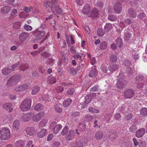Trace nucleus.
<instances>
[{"instance_id":"obj_1","label":"nucleus","mask_w":147,"mask_h":147,"mask_svg":"<svg viewBox=\"0 0 147 147\" xmlns=\"http://www.w3.org/2000/svg\"><path fill=\"white\" fill-rule=\"evenodd\" d=\"M21 77L20 75H15L12 76L8 80L7 85L9 87L14 86L20 80Z\"/></svg>"},{"instance_id":"obj_2","label":"nucleus","mask_w":147,"mask_h":147,"mask_svg":"<svg viewBox=\"0 0 147 147\" xmlns=\"http://www.w3.org/2000/svg\"><path fill=\"white\" fill-rule=\"evenodd\" d=\"M31 106V100L30 98L25 99L21 104L20 106V109L23 111L28 110Z\"/></svg>"},{"instance_id":"obj_3","label":"nucleus","mask_w":147,"mask_h":147,"mask_svg":"<svg viewBox=\"0 0 147 147\" xmlns=\"http://www.w3.org/2000/svg\"><path fill=\"white\" fill-rule=\"evenodd\" d=\"M10 133L8 128L4 127L0 131V138L3 140H8L10 137Z\"/></svg>"},{"instance_id":"obj_4","label":"nucleus","mask_w":147,"mask_h":147,"mask_svg":"<svg viewBox=\"0 0 147 147\" xmlns=\"http://www.w3.org/2000/svg\"><path fill=\"white\" fill-rule=\"evenodd\" d=\"M50 128L53 130L54 133L56 134L61 129L62 125L61 124H57L56 122L54 121L51 124Z\"/></svg>"},{"instance_id":"obj_5","label":"nucleus","mask_w":147,"mask_h":147,"mask_svg":"<svg viewBox=\"0 0 147 147\" xmlns=\"http://www.w3.org/2000/svg\"><path fill=\"white\" fill-rule=\"evenodd\" d=\"M134 91L132 89H127L124 92V96L127 98H130L133 97L135 94Z\"/></svg>"},{"instance_id":"obj_6","label":"nucleus","mask_w":147,"mask_h":147,"mask_svg":"<svg viewBox=\"0 0 147 147\" xmlns=\"http://www.w3.org/2000/svg\"><path fill=\"white\" fill-rule=\"evenodd\" d=\"M127 84V82L126 80L121 79V80H118L116 86L118 89H121L126 86Z\"/></svg>"},{"instance_id":"obj_7","label":"nucleus","mask_w":147,"mask_h":147,"mask_svg":"<svg viewBox=\"0 0 147 147\" xmlns=\"http://www.w3.org/2000/svg\"><path fill=\"white\" fill-rule=\"evenodd\" d=\"M33 115V113H23L20 119L22 121H28L30 120Z\"/></svg>"},{"instance_id":"obj_8","label":"nucleus","mask_w":147,"mask_h":147,"mask_svg":"<svg viewBox=\"0 0 147 147\" xmlns=\"http://www.w3.org/2000/svg\"><path fill=\"white\" fill-rule=\"evenodd\" d=\"M99 10L96 7L94 8L88 15V17L94 18L97 17L99 14Z\"/></svg>"},{"instance_id":"obj_9","label":"nucleus","mask_w":147,"mask_h":147,"mask_svg":"<svg viewBox=\"0 0 147 147\" xmlns=\"http://www.w3.org/2000/svg\"><path fill=\"white\" fill-rule=\"evenodd\" d=\"M91 6L88 4H86L83 7L82 12V13L86 15L88 17V15L89 14L91 11Z\"/></svg>"},{"instance_id":"obj_10","label":"nucleus","mask_w":147,"mask_h":147,"mask_svg":"<svg viewBox=\"0 0 147 147\" xmlns=\"http://www.w3.org/2000/svg\"><path fill=\"white\" fill-rule=\"evenodd\" d=\"M26 133L27 135L30 136L35 135L36 133V130L34 127H27L25 129Z\"/></svg>"},{"instance_id":"obj_11","label":"nucleus","mask_w":147,"mask_h":147,"mask_svg":"<svg viewBox=\"0 0 147 147\" xmlns=\"http://www.w3.org/2000/svg\"><path fill=\"white\" fill-rule=\"evenodd\" d=\"M113 8L115 13H119L122 10V6L121 3L119 2H116L114 4Z\"/></svg>"},{"instance_id":"obj_12","label":"nucleus","mask_w":147,"mask_h":147,"mask_svg":"<svg viewBox=\"0 0 147 147\" xmlns=\"http://www.w3.org/2000/svg\"><path fill=\"white\" fill-rule=\"evenodd\" d=\"M44 113L43 112H41L38 114L34 115L32 117H33L32 120L33 121H38L40 120L44 116Z\"/></svg>"},{"instance_id":"obj_13","label":"nucleus","mask_w":147,"mask_h":147,"mask_svg":"<svg viewBox=\"0 0 147 147\" xmlns=\"http://www.w3.org/2000/svg\"><path fill=\"white\" fill-rule=\"evenodd\" d=\"M27 88V85L26 84H24L22 86L17 87L15 88V90L19 93L22 92L25 90Z\"/></svg>"},{"instance_id":"obj_14","label":"nucleus","mask_w":147,"mask_h":147,"mask_svg":"<svg viewBox=\"0 0 147 147\" xmlns=\"http://www.w3.org/2000/svg\"><path fill=\"white\" fill-rule=\"evenodd\" d=\"M29 36L28 34L26 32L21 33L19 35V39L21 41H24L26 40Z\"/></svg>"},{"instance_id":"obj_15","label":"nucleus","mask_w":147,"mask_h":147,"mask_svg":"<svg viewBox=\"0 0 147 147\" xmlns=\"http://www.w3.org/2000/svg\"><path fill=\"white\" fill-rule=\"evenodd\" d=\"M146 130L144 128H141L137 130L136 132V136L138 138L142 137L145 133Z\"/></svg>"},{"instance_id":"obj_16","label":"nucleus","mask_w":147,"mask_h":147,"mask_svg":"<svg viewBox=\"0 0 147 147\" xmlns=\"http://www.w3.org/2000/svg\"><path fill=\"white\" fill-rule=\"evenodd\" d=\"M75 132L74 130H70L68 132V134L66 136V139L68 141L72 140L74 137Z\"/></svg>"},{"instance_id":"obj_17","label":"nucleus","mask_w":147,"mask_h":147,"mask_svg":"<svg viewBox=\"0 0 147 147\" xmlns=\"http://www.w3.org/2000/svg\"><path fill=\"white\" fill-rule=\"evenodd\" d=\"M126 71L128 78L129 79L131 78L132 77V75L133 72V68L130 67H128L126 69Z\"/></svg>"},{"instance_id":"obj_18","label":"nucleus","mask_w":147,"mask_h":147,"mask_svg":"<svg viewBox=\"0 0 147 147\" xmlns=\"http://www.w3.org/2000/svg\"><path fill=\"white\" fill-rule=\"evenodd\" d=\"M98 74L97 70L95 67H92V69L88 74V76L90 77H95Z\"/></svg>"},{"instance_id":"obj_19","label":"nucleus","mask_w":147,"mask_h":147,"mask_svg":"<svg viewBox=\"0 0 147 147\" xmlns=\"http://www.w3.org/2000/svg\"><path fill=\"white\" fill-rule=\"evenodd\" d=\"M127 13L131 18H135L137 16L136 13L132 8L129 9L127 10Z\"/></svg>"},{"instance_id":"obj_20","label":"nucleus","mask_w":147,"mask_h":147,"mask_svg":"<svg viewBox=\"0 0 147 147\" xmlns=\"http://www.w3.org/2000/svg\"><path fill=\"white\" fill-rule=\"evenodd\" d=\"M57 80L56 77L53 76L52 75H51L48 76L47 78V81L48 83L51 84H53L56 82Z\"/></svg>"},{"instance_id":"obj_21","label":"nucleus","mask_w":147,"mask_h":147,"mask_svg":"<svg viewBox=\"0 0 147 147\" xmlns=\"http://www.w3.org/2000/svg\"><path fill=\"white\" fill-rule=\"evenodd\" d=\"M11 69L9 67H6L2 70V73L4 76L9 75L11 72Z\"/></svg>"},{"instance_id":"obj_22","label":"nucleus","mask_w":147,"mask_h":147,"mask_svg":"<svg viewBox=\"0 0 147 147\" xmlns=\"http://www.w3.org/2000/svg\"><path fill=\"white\" fill-rule=\"evenodd\" d=\"M47 133V130L46 129H42L40 131L37 133V137L39 138H42Z\"/></svg>"},{"instance_id":"obj_23","label":"nucleus","mask_w":147,"mask_h":147,"mask_svg":"<svg viewBox=\"0 0 147 147\" xmlns=\"http://www.w3.org/2000/svg\"><path fill=\"white\" fill-rule=\"evenodd\" d=\"M45 34V32L44 30L39 32L36 35V40H39L41 39L44 36Z\"/></svg>"},{"instance_id":"obj_24","label":"nucleus","mask_w":147,"mask_h":147,"mask_svg":"<svg viewBox=\"0 0 147 147\" xmlns=\"http://www.w3.org/2000/svg\"><path fill=\"white\" fill-rule=\"evenodd\" d=\"M83 143L80 140H77L74 142L71 147H83Z\"/></svg>"},{"instance_id":"obj_25","label":"nucleus","mask_w":147,"mask_h":147,"mask_svg":"<svg viewBox=\"0 0 147 147\" xmlns=\"http://www.w3.org/2000/svg\"><path fill=\"white\" fill-rule=\"evenodd\" d=\"M12 104L11 103H7L3 105V107L6 110H9V112H11L13 110V109L11 107Z\"/></svg>"},{"instance_id":"obj_26","label":"nucleus","mask_w":147,"mask_h":147,"mask_svg":"<svg viewBox=\"0 0 147 147\" xmlns=\"http://www.w3.org/2000/svg\"><path fill=\"white\" fill-rule=\"evenodd\" d=\"M29 67L27 63H19V68L20 70L24 71L28 69Z\"/></svg>"},{"instance_id":"obj_27","label":"nucleus","mask_w":147,"mask_h":147,"mask_svg":"<svg viewBox=\"0 0 147 147\" xmlns=\"http://www.w3.org/2000/svg\"><path fill=\"white\" fill-rule=\"evenodd\" d=\"M117 56L114 54L110 55L109 57V61L111 63L115 62L117 60Z\"/></svg>"},{"instance_id":"obj_28","label":"nucleus","mask_w":147,"mask_h":147,"mask_svg":"<svg viewBox=\"0 0 147 147\" xmlns=\"http://www.w3.org/2000/svg\"><path fill=\"white\" fill-rule=\"evenodd\" d=\"M11 10V7L9 6H5L2 7L1 10V12L3 14L8 13Z\"/></svg>"},{"instance_id":"obj_29","label":"nucleus","mask_w":147,"mask_h":147,"mask_svg":"<svg viewBox=\"0 0 147 147\" xmlns=\"http://www.w3.org/2000/svg\"><path fill=\"white\" fill-rule=\"evenodd\" d=\"M109 137L110 139L114 140L117 135V133L114 130H111L109 131Z\"/></svg>"},{"instance_id":"obj_30","label":"nucleus","mask_w":147,"mask_h":147,"mask_svg":"<svg viewBox=\"0 0 147 147\" xmlns=\"http://www.w3.org/2000/svg\"><path fill=\"white\" fill-rule=\"evenodd\" d=\"M119 65L117 64L111 65L108 67L109 70L112 72L116 71L118 69Z\"/></svg>"},{"instance_id":"obj_31","label":"nucleus","mask_w":147,"mask_h":147,"mask_svg":"<svg viewBox=\"0 0 147 147\" xmlns=\"http://www.w3.org/2000/svg\"><path fill=\"white\" fill-rule=\"evenodd\" d=\"M102 136L103 134L101 131H98L95 134V138L97 140H101L102 138Z\"/></svg>"},{"instance_id":"obj_32","label":"nucleus","mask_w":147,"mask_h":147,"mask_svg":"<svg viewBox=\"0 0 147 147\" xmlns=\"http://www.w3.org/2000/svg\"><path fill=\"white\" fill-rule=\"evenodd\" d=\"M40 89V87L38 86L34 87L32 89L31 94L33 95L37 94L39 92Z\"/></svg>"},{"instance_id":"obj_33","label":"nucleus","mask_w":147,"mask_h":147,"mask_svg":"<svg viewBox=\"0 0 147 147\" xmlns=\"http://www.w3.org/2000/svg\"><path fill=\"white\" fill-rule=\"evenodd\" d=\"M116 43L117 46L119 48L123 46V41L121 38L118 37L116 40Z\"/></svg>"},{"instance_id":"obj_34","label":"nucleus","mask_w":147,"mask_h":147,"mask_svg":"<svg viewBox=\"0 0 147 147\" xmlns=\"http://www.w3.org/2000/svg\"><path fill=\"white\" fill-rule=\"evenodd\" d=\"M107 46V43L106 41H103L101 42L99 45L100 49L102 50H104L106 49Z\"/></svg>"},{"instance_id":"obj_35","label":"nucleus","mask_w":147,"mask_h":147,"mask_svg":"<svg viewBox=\"0 0 147 147\" xmlns=\"http://www.w3.org/2000/svg\"><path fill=\"white\" fill-rule=\"evenodd\" d=\"M20 125V122L18 120H16L13 123V128L15 131H17Z\"/></svg>"},{"instance_id":"obj_36","label":"nucleus","mask_w":147,"mask_h":147,"mask_svg":"<svg viewBox=\"0 0 147 147\" xmlns=\"http://www.w3.org/2000/svg\"><path fill=\"white\" fill-rule=\"evenodd\" d=\"M71 102L72 100L71 99L67 98L64 101L63 104V106L64 107H66L69 105Z\"/></svg>"},{"instance_id":"obj_37","label":"nucleus","mask_w":147,"mask_h":147,"mask_svg":"<svg viewBox=\"0 0 147 147\" xmlns=\"http://www.w3.org/2000/svg\"><path fill=\"white\" fill-rule=\"evenodd\" d=\"M24 142L22 140H19L15 144V147H23L24 146Z\"/></svg>"},{"instance_id":"obj_38","label":"nucleus","mask_w":147,"mask_h":147,"mask_svg":"<svg viewBox=\"0 0 147 147\" xmlns=\"http://www.w3.org/2000/svg\"><path fill=\"white\" fill-rule=\"evenodd\" d=\"M112 28V24L110 23H106L104 27V29L106 32L111 30Z\"/></svg>"},{"instance_id":"obj_39","label":"nucleus","mask_w":147,"mask_h":147,"mask_svg":"<svg viewBox=\"0 0 147 147\" xmlns=\"http://www.w3.org/2000/svg\"><path fill=\"white\" fill-rule=\"evenodd\" d=\"M140 114L144 117H146L147 116V108H143L140 110Z\"/></svg>"},{"instance_id":"obj_40","label":"nucleus","mask_w":147,"mask_h":147,"mask_svg":"<svg viewBox=\"0 0 147 147\" xmlns=\"http://www.w3.org/2000/svg\"><path fill=\"white\" fill-rule=\"evenodd\" d=\"M92 100V98L91 96L90 95H87L86 96L85 98L84 102L86 104H88Z\"/></svg>"},{"instance_id":"obj_41","label":"nucleus","mask_w":147,"mask_h":147,"mask_svg":"<svg viewBox=\"0 0 147 147\" xmlns=\"http://www.w3.org/2000/svg\"><path fill=\"white\" fill-rule=\"evenodd\" d=\"M97 35L99 36H102L105 33V31L102 29L99 28L97 31Z\"/></svg>"},{"instance_id":"obj_42","label":"nucleus","mask_w":147,"mask_h":147,"mask_svg":"<svg viewBox=\"0 0 147 147\" xmlns=\"http://www.w3.org/2000/svg\"><path fill=\"white\" fill-rule=\"evenodd\" d=\"M54 109L55 111L58 113H61L62 110V109L60 107L59 105H54Z\"/></svg>"},{"instance_id":"obj_43","label":"nucleus","mask_w":147,"mask_h":147,"mask_svg":"<svg viewBox=\"0 0 147 147\" xmlns=\"http://www.w3.org/2000/svg\"><path fill=\"white\" fill-rule=\"evenodd\" d=\"M47 122V121L46 119H43L40 122L39 126L40 127H44Z\"/></svg>"},{"instance_id":"obj_44","label":"nucleus","mask_w":147,"mask_h":147,"mask_svg":"<svg viewBox=\"0 0 147 147\" xmlns=\"http://www.w3.org/2000/svg\"><path fill=\"white\" fill-rule=\"evenodd\" d=\"M146 142L145 140H140L139 141V147H146Z\"/></svg>"},{"instance_id":"obj_45","label":"nucleus","mask_w":147,"mask_h":147,"mask_svg":"<svg viewBox=\"0 0 147 147\" xmlns=\"http://www.w3.org/2000/svg\"><path fill=\"white\" fill-rule=\"evenodd\" d=\"M137 128L136 125H133L130 128V131L131 133H135Z\"/></svg>"},{"instance_id":"obj_46","label":"nucleus","mask_w":147,"mask_h":147,"mask_svg":"<svg viewBox=\"0 0 147 147\" xmlns=\"http://www.w3.org/2000/svg\"><path fill=\"white\" fill-rule=\"evenodd\" d=\"M108 19L111 21H115L117 20L116 17L114 15L112 14L109 15L108 16Z\"/></svg>"},{"instance_id":"obj_47","label":"nucleus","mask_w":147,"mask_h":147,"mask_svg":"<svg viewBox=\"0 0 147 147\" xmlns=\"http://www.w3.org/2000/svg\"><path fill=\"white\" fill-rule=\"evenodd\" d=\"M144 77V76L141 75H139L137 76L135 78L136 80L138 82H141L143 80Z\"/></svg>"},{"instance_id":"obj_48","label":"nucleus","mask_w":147,"mask_h":147,"mask_svg":"<svg viewBox=\"0 0 147 147\" xmlns=\"http://www.w3.org/2000/svg\"><path fill=\"white\" fill-rule=\"evenodd\" d=\"M42 109V107L41 106V105L40 103L36 104L34 107L35 110L36 111H40Z\"/></svg>"},{"instance_id":"obj_49","label":"nucleus","mask_w":147,"mask_h":147,"mask_svg":"<svg viewBox=\"0 0 147 147\" xmlns=\"http://www.w3.org/2000/svg\"><path fill=\"white\" fill-rule=\"evenodd\" d=\"M133 116L132 114L129 113L125 116L124 119L125 121H128L131 119L132 118Z\"/></svg>"},{"instance_id":"obj_50","label":"nucleus","mask_w":147,"mask_h":147,"mask_svg":"<svg viewBox=\"0 0 147 147\" xmlns=\"http://www.w3.org/2000/svg\"><path fill=\"white\" fill-rule=\"evenodd\" d=\"M68 129L67 126H65L61 131V134L62 136H65L67 133Z\"/></svg>"},{"instance_id":"obj_51","label":"nucleus","mask_w":147,"mask_h":147,"mask_svg":"<svg viewBox=\"0 0 147 147\" xmlns=\"http://www.w3.org/2000/svg\"><path fill=\"white\" fill-rule=\"evenodd\" d=\"M88 110L90 112H91L92 113H98L99 112L98 110L95 109L93 107H90L89 108Z\"/></svg>"},{"instance_id":"obj_52","label":"nucleus","mask_w":147,"mask_h":147,"mask_svg":"<svg viewBox=\"0 0 147 147\" xmlns=\"http://www.w3.org/2000/svg\"><path fill=\"white\" fill-rule=\"evenodd\" d=\"M67 94L70 95H73L75 93L74 90V88L69 89L67 92Z\"/></svg>"},{"instance_id":"obj_53","label":"nucleus","mask_w":147,"mask_h":147,"mask_svg":"<svg viewBox=\"0 0 147 147\" xmlns=\"http://www.w3.org/2000/svg\"><path fill=\"white\" fill-rule=\"evenodd\" d=\"M124 22L126 25H130L132 23V21L130 18H125L124 20Z\"/></svg>"},{"instance_id":"obj_54","label":"nucleus","mask_w":147,"mask_h":147,"mask_svg":"<svg viewBox=\"0 0 147 147\" xmlns=\"http://www.w3.org/2000/svg\"><path fill=\"white\" fill-rule=\"evenodd\" d=\"M39 72L40 73L42 74L46 73V69L44 67H40L38 68Z\"/></svg>"},{"instance_id":"obj_55","label":"nucleus","mask_w":147,"mask_h":147,"mask_svg":"<svg viewBox=\"0 0 147 147\" xmlns=\"http://www.w3.org/2000/svg\"><path fill=\"white\" fill-rule=\"evenodd\" d=\"M124 79H125V77L123 76L122 70H121L120 71V73L119 74L118 76V80H121V79L124 80Z\"/></svg>"},{"instance_id":"obj_56","label":"nucleus","mask_w":147,"mask_h":147,"mask_svg":"<svg viewBox=\"0 0 147 147\" xmlns=\"http://www.w3.org/2000/svg\"><path fill=\"white\" fill-rule=\"evenodd\" d=\"M54 60L52 58H48L47 61L46 63L48 65H51L53 64Z\"/></svg>"},{"instance_id":"obj_57","label":"nucleus","mask_w":147,"mask_h":147,"mask_svg":"<svg viewBox=\"0 0 147 147\" xmlns=\"http://www.w3.org/2000/svg\"><path fill=\"white\" fill-rule=\"evenodd\" d=\"M55 9L59 14H61L62 12V10L61 8L59 6L57 5L55 6Z\"/></svg>"},{"instance_id":"obj_58","label":"nucleus","mask_w":147,"mask_h":147,"mask_svg":"<svg viewBox=\"0 0 147 147\" xmlns=\"http://www.w3.org/2000/svg\"><path fill=\"white\" fill-rule=\"evenodd\" d=\"M51 3L52 5V6H51V8L54 7V6H53V5H56L58 4V1L57 0H51Z\"/></svg>"},{"instance_id":"obj_59","label":"nucleus","mask_w":147,"mask_h":147,"mask_svg":"<svg viewBox=\"0 0 147 147\" xmlns=\"http://www.w3.org/2000/svg\"><path fill=\"white\" fill-rule=\"evenodd\" d=\"M146 16V14L144 12L140 13L138 15V17L140 19H142Z\"/></svg>"},{"instance_id":"obj_60","label":"nucleus","mask_w":147,"mask_h":147,"mask_svg":"<svg viewBox=\"0 0 147 147\" xmlns=\"http://www.w3.org/2000/svg\"><path fill=\"white\" fill-rule=\"evenodd\" d=\"M79 128H80L79 131H83L85 130L86 129V126L84 124H83L80 125Z\"/></svg>"},{"instance_id":"obj_61","label":"nucleus","mask_w":147,"mask_h":147,"mask_svg":"<svg viewBox=\"0 0 147 147\" xmlns=\"http://www.w3.org/2000/svg\"><path fill=\"white\" fill-rule=\"evenodd\" d=\"M57 92L58 93L62 92L64 90L63 88L61 86H57L56 87Z\"/></svg>"},{"instance_id":"obj_62","label":"nucleus","mask_w":147,"mask_h":147,"mask_svg":"<svg viewBox=\"0 0 147 147\" xmlns=\"http://www.w3.org/2000/svg\"><path fill=\"white\" fill-rule=\"evenodd\" d=\"M19 63H18L15 64L11 66V71H14L15 69H17L18 67H19Z\"/></svg>"},{"instance_id":"obj_63","label":"nucleus","mask_w":147,"mask_h":147,"mask_svg":"<svg viewBox=\"0 0 147 147\" xmlns=\"http://www.w3.org/2000/svg\"><path fill=\"white\" fill-rule=\"evenodd\" d=\"M103 5V4L102 2L98 1L96 3V6L98 8H102Z\"/></svg>"},{"instance_id":"obj_64","label":"nucleus","mask_w":147,"mask_h":147,"mask_svg":"<svg viewBox=\"0 0 147 147\" xmlns=\"http://www.w3.org/2000/svg\"><path fill=\"white\" fill-rule=\"evenodd\" d=\"M114 117L115 119L120 120L121 119V115L119 113H116L114 115Z\"/></svg>"}]
</instances>
